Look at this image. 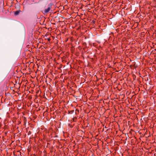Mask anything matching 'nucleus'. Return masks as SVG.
<instances>
[{
  "label": "nucleus",
  "mask_w": 156,
  "mask_h": 156,
  "mask_svg": "<svg viewBox=\"0 0 156 156\" xmlns=\"http://www.w3.org/2000/svg\"><path fill=\"white\" fill-rule=\"evenodd\" d=\"M52 4L51 3L49 4L45 8L42 10V12L44 14H47L51 10Z\"/></svg>",
  "instance_id": "f257e3e1"
},
{
  "label": "nucleus",
  "mask_w": 156,
  "mask_h": 156,
  "mask_svg": "<svg viewBox=\"0 0 156 156\" xmlns=\"http://www.w3.org/2000/svg\"><path fill=\"white\" fill-rule=\"evenodd\" d=\"M19 12H20L19 11H16L14 12V14L15 15H18L19 13Z\"/></svg>",
  "instance_id": "f03ea898"
},
{
  "label": "nucleus",
  "mask_w": 156,
  "mask_h": 156,
  "mask_svg": "<svg viewBox=\"0 0 156 156\" xmlns=\"http://www.w3.org/2000/svg\"><path fill=\"white\" fill-rule=\"evenodd\" d=\"M48 41H49L50 40V39H48Z\"/></svg>",
  "instance_id": "7ed1b4c3"
}]
</instances>
